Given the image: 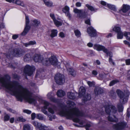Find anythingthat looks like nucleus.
Instances as JSON below:
<instances>
[{
  "label": "nucleus",
  "mask_w": 130,
  "mask_h": 130,
  "mask_svg": "<svg viewBox=\"0 0 130 130\" xmlns=\"http://www.w3.org/2000/svg\"><path fill=\"white\" fill-rule=\"evenodd\" d=\"M74 32L75 35L77 37H80L81 34L80 31L78 29L75 30H74Z\"/></svg>",
  "instance_id": "f704fd0d"
},
{
  "label": "nucleus",
  "mask_w": 130,
  "mask_h": 130,
  "mask_svg": "<svg viewBox=\"0 0 130 130\" xmlns=\"http://www.w3.org/2000/svg\"><path fill=\"white\" fill-rule=\"evenodd\" d=\"M75 5L77 7H80L81 6V3L80 2H77L76 3Z\"/></svg>",
  "instance_id": "0e129e2a"
},
{
  "label": "nucleus",
  "mask_w": 130,
  "mask_h": 130,
  "mask_svg": "<svg viewBox=\"0 0 130 130\" xmlns=\"http://www.w3.org/2000/svg\"><path fill=\"white\" fill-rule=\"evenodd\" d=\"M32 123L33 125H34L36 127L38 128H39V127L40 126L41 124V123H38L36 121L33 122H32Z\"/></svg>",
  "instance_id": "37998d69"
},
{
  "label": "nucleus",
  "mask_w": 130,
  "mask_h": 130,
  "mask_svg": "<svg viewBox=\"0 0 130 130\" xmlns=\"http://www.w3.org/2000/svg\"><path fill=\"white\" fill-rule=\"evenodd\" d=\"M54 79L56 83L59 85L62 84L65 82L64 76L62 74L58 73L55 76Z\"/></svg>",
  "instance_id": "0eeeda50"
},
{
  "label": "nucleus",
  "mask_w": 130,
  "mask_h": 130,
  "mask_svg": "<svg viewBox=\"0 0 130 130\" xmlns=\"http://www.w3.org/2000/svg\"><path fill=\"white\" fill-rule=\"evenodd\" d=\"M92 74L94 76H96L98 74V72L95 70H93L92 71Z\"/></svg>",
  "instance_id": "e2e57ef3"
},
{
  "label": "nucleus",
  "mask_w": 130,
  "mask_h": 130,
  "mask_svg": "<svg viewBox=\"0 0 130 130\" xmlns=\"http://www.w3.org/2000/svg\"><path fill=\"white\" fill-rule=\"evenodd\" d=\"M69 106L70 107H74L75 106V105L74 102L71 101H69Z\"/></svg>",
  "instance_id": "8fccbe9b"
},
{
  "label": "nucleus",
  "mask_w": 130,
  "mask_h": 130,
  "mask_svg": "<svg viewBox=\"0 0 130 130\" xmlns=\"http://www.w3.org/2000/svg\"><path fill=\"white\" fill-rule=\"evenodd\" d=\"M48 111L51 113L53 114L54 113V111L53 109L51 107H49L48 109Z\"/></svg>",
  "instance_id": "864d4df0"
},
{
  "label": "nucleus",
  "mask_w": 130,
  "mask_h": 130,
  "mask_svg": "<svg viewBox=\"0 0 130 130\" xmlns=\"http://www.w3.org/2000/svg\"><path fill=\"white\" fill-rule=\"evenodd\" d=\"M119 82V81L118 80L115 79L113 80L110 82L109 84V86H113V85L116 83Z\"/></svg>",
  "instance_id": "a19ab883"
},
{
  "label": "nucleus",
  "mask_w": 130,
  "mask_h": 130,
  "mask_svg": "<svg viewBox=\"0 0 130 130\" xmlns=\"http://www.w3.org/2000/svg\"><path fill=\"white\" fill-rule=\"evenodd\" d=\"M130 113H129V112L128 111V109L127 110V111L126 113V117H127L128 118H129V116H130Z\"/></svg>",
  "instance_id": "774afa93"
},
{
  "label": "nucleus",
  "mask_w": 130,
  "mask_h": 130,
  "mask_svg": "<svg viewBox=\"0 0 130 130\" xmlns=\"http://www.w3.org/2000/svg\"><path fill=\"white\" fill-rule=\"evenodd\" d=\"M90 21V18H89L85 20V23L87 24L90 25H91Z\"/></svg>",
  "instance_id": "603ef678"
},
{
  "label": "nucleus",
  "mask_w": 130,
  "mask_h": 130,
  "mask_svg": "<svg viewBox=\"0 0 130 130\" xmlns=\"http://www.w3.org/2000/svg\"><path fill=\"white\" fill-rule=\"evenodd\" d=\"M106 53L107 55V56H109V58H111L112 57V53L111 52H109L108 50L107 49L106 52H105Z\"/></svg>",
  "instance_id": "49530a36"
},
{
  "label": "nucleus",
  "mask_w": 130,
  "mask_h": 130,
  "mask_svg": "<svg viewBox=\"0 0 130 130\" xmlns=\"http://www.w3.org/2000/svg\"><path fill=\"white\" fill-rule=\"evenodd\" d=\"M36 44L35 41H30L27 43H24L23 45L26 47H27L30 45H34Z\"/></svg>",
  "instance_id": "bb28decb"
},
{
  "label": "nucleus",
  "mask_w": 130,
  "mask_h": 130,
  "mask_svg": "<svg viewBox=\"0 0 130 130\" xmlns=\"http://www.w3.org/2000/svg\"><path fill=\"white\" fill-rule=\"evenodd\" d=\"M33 59L36 62H43V57L42 56L39 54H35L34 57Z\"/></svg>",
  "instance_id": "4468645a"
},
{
  "label": "nucleus",
  "mask_w": 130,
  "mask_h": 130,
  "mask_svg": "<svg viewBox=\"0 0 130 130\" xmlns=\"http://www.w3.org/2000/svg\"><path fill=\"white\" fill-rule=\"evenodd\" d=\"M23 112L28 114H30L31 113V111L27 109L24 110H23Z\"/></svg>",
  "instance_id": "5fc2aeb1"
},
{
  "label": "nucleus",
  "mask_w": 130,
  "mask_h": 130,
  "mask_svg": "<svg viewBox=\"0 0 130 130\" xmlns=\"http://www.w3.org/2000/svg\"><path fill=\"white\" fill-rule=\"evenodd\" d=\"M36 114L34 113H32L31 115V119L32 120H34L35 118L36 117Z\"/></svg>",
  "instance_id": "052dcab7"
},
{
  "label": "nucleus",
  "mask_w": 130,
  "mask_h": 130,
  "mask_svg": "<svg viewBox=\"0 0 130 130\" xmlns=\"http://www.w3.org/2000/svg\"><path fill=\"white\" fill-rule=\"evenodd\" d=\"M126 125V123L121 122L117 124H114L112 127L115 130H121L125 127Z\"/></svg>",
  "instance_id": "9b49d317"
},
{
  "label": "nucleus",
  "mask_w": 130,
  "mask_h": 130,
  "mask_svg": "<svg viewBox=\"0 0 130 130\" xmlns=\"http://www.w3.org/2000/svg\"><path fill=\"white\" fill-rule=\"evenodd\" d=\"M43 1L46 6L48 7H51L52 6L53 3L49 0H43Z\"/></svg>",
  "instance_id": "c85d7f7f"
},
{
  "label": "nucleus",
  "mask_w": 130,
  "mask_h": 130,
  "mask_svg": "<svg viewBox=\"0 0 130 130\" xmlns=\"http://www.w3.org/2000/svg\"><path fill=\"white\" fill-rule=\"evenodd\" d=\"M125 61L126 65H130V59H126Z\"/></svg>",
  "instance_id": "6e6d98bb"
},
{
  "label": "nucleus",
  "mask_w": 130,
  "mask_h": 130,
  "mask_svg": "<svg viewBox=\"0 0 130 130\" xmlns=\"http://www.w3.org/2000/svg\"><path fill=\"white\" fill-rule=\"evenodd\" d=\"M0 83L11 94L15 96L18 101L22 102L24 99L30 103L35 102V100L32 97V93L24 88L17 82H10L9 79L4 77L0 78Z\"/></svg>",
  "instance_id": "f257e3e1"
},
{
  "label": "nucleus",
  "mask_w": 130,
  "mask_h": 130,
  "mask_svg": "<svg viewBox=\"0 0 130 130\" xmlns=\"http://www.w3.org/2000/svg\"><path fill=\"white\" fill-rule=\"evenodd\" d=\"M123 33L121 31L117 33V38L118 39H121L123 38Z\"/></svg>",
  "instance_id": "c9c22d12"
},
{
  "label": "nucleus",
  "mask_w": 130,
  "mask_h": 130,
  "mask_svg": "<svg viewBox=\"0 0 130 130\" xmlns=\"http://www.w3.org/2000/svg\"><path fill=\"white\" fill-rule=\"evenodd\" d=\"M36 117L37 118L40 120H43L44 119L43 117L42 116V115L40 113L36 114Z\"/></svg>",
  "instance_id": "c03bdc74"
},
{
  "label": "nucleus",
  "mask_w": 130,
  "mask_h": 130,
  "mask_svg": "<svg viewBox=\"0 0 130 130\" xmlns=\"http://www.w3.org/2000/svg\"><path fill=\"white\" fill-rule=\"evenodd\" d=\"M50 100L52 101L55 103H58L59 102V100L58 99L55 98L53 97L51 98Z\"/></svg>",
  "instance_id": "09e8293b"
},
{
  "label": "nucleus",
  "mask_w": 130,
  "mask_h": 130,
  "mask_svg": "<svg viewBox=\"0 0 130 130\" xmlns=\"http://www.w3.org/2000/svg\"><path fill=\"white\" fill-rule=\"evenodd\" d=\"M31 56L29 54H26L24 57V60L25 61H29L31 57Z\"/></svg>",
  "instance_id": "7c9ffc66"
},
{
  "label": "nucleus",
  "mask_w": 130,
  "mask_h": 130,
  "mask_svg": "<svg viewBox=\"0 0 130 130\" xmlns=\"http://www.w3.org/2000/svg\"><path fill=\"white\" fill-rule=\"evenodd\" d=\"M124 43L125 44L127 45L129 47H130V43L129 42L125 40L124 41Z\"/></svg>",
  "instance_id": "338daca9"
},
{
  "label": "nucleus",
  "mask_w": 130,
  "mask_h": 130,
  "mask_svg": "<svg viewBox=\"0 0 130 130\" xmlns=\"http://www.w3.org/2000/svg\"><path fill=\"white\" fill-rule=\"evenodd\" d=\"M7 110L9 111L10 112H12L13 113L16 114L17 113V112L15 110L9 108H7Z\"/></svg>",
  "instance_id": "de8ad7c7"
},
{
  "label": "nucleus",
  "mask_w": 130,
  "mask_h": 130,
  "mask_svg": "<svg viewBox=\"0 0 130 130\" xmlns=\"http://www.w3.org/2000/svg\"><path fill=\"white\" fill-rule=\"evenodd\" d=\"M74 12L77 14V17L80 19L85 18L88 15V12L85 9H78L77 8H74Z\"/></svg>",
  "instance_id": "423d86ee"
},
{
  "label": "nucleus",
  "mask_w": 130,
  "mask_h": 130,
  "mask_svg": "<svg viewBox=\"0 0 130 130\" xmlns=\"http://www.w3.org/2000/svg\"><path fill=\"white\" fill-rule=\"evenodd\" d=\"M26 25L23 31L22 32L21 35L23 36H25L28 32L30 29V27L29 25V19L28 16H26Z\"/></svg>",
  "instance_id": "9d476101"
},
{
  "label": "nucleus",
  "mask_w": 130,
  "mask_h": 130,
  "mask_svg": "<svg viewBox=\"0 0 130 130\" xmlns=\"http://www.w3.org/2000/svg\"><path fill=\"white\" fill-rule=\"evenodd\" d=\"M117 93L119 97L120 102V103H119L117 105V107L119 112H122L123 110V107L122 104H124L127 102L128 100V97L129 94V92L127 91L126 93L123 92L119 90H117Z\"/></svg>",
  "instance_id": "7ed1b4c3"
},
{
  "label": "nucleus",
  "mask_w": 130,
  "mask_h": 130,
  "mask_svg": "<svg viewBox=\"0 0 130 130\" xmlns=\"http://www.w3.org/2000/svg\"><path fill=\"white\" fill-rule=\"evenodd\" d=\"M107 6L109 9L113 11H116L117 10L116 8L115 5L108 4L107 5Z\"/></svg>",
  "instance_id": "72a5a7b5"
},
{
  "label": "nucleus",
  "mask_w": 130,
  "mask_h": 130,
  "mask_svg": "<svg viewBox=\"0 0 130 130\" xmlns=\"http://www.w3.org/2000/svg\"><path fill=\"white\" fill-rule=\"evenodd\" d=\"M39 130H53V129L50 128L48 126L41 124L39 128Z\"/></svg>",
  "instance_id": "5701e85b"
},
{
  "label": "nucleus",
  "mask_w": 130,
  "mask_h": 130,
  "mask_svg": "<svg viewBox=\"0 0 130 130\" xmlns=\"http://www.w3.org/2000/svg\"><path fill=\"white\" fill-rule=\"evenodd\" d=\"M70 65L67 64L66 65L68 71L69 72V74L73 76H74L76 75V73L74 70L71 68H69L68 67Z\"/></svg>",
  "instance_id": "a211bd4d"
},
{
  "label": "nucleus",
  "mask_w": 130,
  "mask_h": 130,
  "mask_svg": "<svg viewBox=\"0 0 130 130\" xmlns=\"http://www.w3.org/2000/svg\"><path fill=\"white\" fill-rule=\"evenodd\" d=\"M4 121H7L9 120L10 118V116L5 112L4 113Z\"/></svg>",
  "instance_id": "e433bc0d"
},
{
  "label": "nucleus",
  "mask_w": 130,
  "mask_h": 130,
  "mask_svg": "<svg viewBox=\"0 0 130 130\" xmlns=\"http://www.w3.org/2000/svg\"><path fill=\"white\" fill-rule=\"evenodd\" d=\"M113 30L117 33L121 31L120 28L119 27L116 26H115L114 28H113Z\"/></svg>",
  "instance_id": "4c0bfd02"
},
{
  "label": "nucleus",
  "mask_w": 130,
  "mask_h": 130,
  "mask_svg": "<svg viewBox=\"0 0 130 130\" xmlns=\"http://www.w3.org/2000/svg\"><path fill=\"white\" fill-rule=\"evenodd\" d=\"M87 83L89 86L90 87L92 86L95 84L93 82H91L89 81L87 82Z\"/></svg>",
  "instance_id": "3c124183"
},
{
  "label": "nucleus",
  "mask_w": 130,
  "mask_h": 130,
  "mask_svg": "<svg viewBox=\"0 0 130 130\" xmlns=\"http://www.w3.org/2000/svg\"><path fill=\"white\" fill-rule=\"evenodd\" d=\"M87 32L91 37H94L96 36V30L92 27H89L87 29Z\"/></svg>",
  "instance_id": "ddd939ff"
},
{
  "label": "nucleus",
  "mask_w": 130,
  "mask_h": 130,
  "mask_svg": "<svg viewBox=\"0 0 130 130\" xmlns=\"http://www.w3.org/2000/svg\"><path fill=\"white\" fill-rule=\"evenodd\" d=\"M67 96L69 99H74L76 98V96L75 95L74 93H73L68 92Z\"/></svg>",
  "instance_id": "a878e982"
},
{
  "label": "nucleus",
  "mask_w": 130,
  "mask_h": 130,
  "mask_svg": "<svg viewBox=\"0 0 130 130\" xmlns=\"http://www.w3.org/2000/svg\"><path fill=\"white\" fill-rule=\"evenodd\" d=\"M60 113L62 116H66L68 119H72L74 122L78 123L80 125H83L85 122L84 120H80L79 117L82 116L83 114L77 108L74 107L67 110H62L60 111Z\"/></svg>",
  "instance_id": "f03ea898"
},
{
  "label": "nucleus",
  "mask_w": 130,
  "mask_h": 130,
  "mask_svg": "<svg viewBox=\"0 0 130 130\" xmlns=\"http://www.w3.org/2000/svg\"><path fill=\"white\" fill-rule=\"evenodd\" d=\"M59 36L62 38H64L65 37L64 34L62 32H60L59 34Z\"/></svg>",
  "instance_id": "13d9d810"
},
{
  "label": "nucleus",
  "mask_w": 130,
  "mask_h": 130,
  "mask_svg": "<svg viewBox=\"0 0 130 130\" xmlns=\"http://www.w3.org/2000/svg\"><path fill=\"white\" fill-rule=\"evenodd\" d=\"M23 130H30V126L28 124H25L24 125Z\"/></svg>",
  "instance_id": "79ce46f5"
},
{
  "label": "nucleus",
  "mask_w": 130,
  "mask_h": 130,
  "mask_svg": "<svg viewBox=\"0 0 130 130\" xmlns=\"http://www.w3.org/2000/svg\"><path fill=\"white\" fill-rule=\"evenodd\" d=\"M57 94L58 96L61 97L65 95V93L63 91L60 90L57 91Z\"/></svg>",
  "instance_id": "393cba45"
},
{
  "label": "nucleus",
  "mask_w": 130,
  "mask_h": 130,
  "mask_svg": "<svg viewBox=\"0 0 130 130\" xmlns=\"http://www.w3.org/2000/svg\"><path fill=\"white\" fill-rule=\"evenodd\" d=\"M91 99V96L90 94H87L85 96H84L82 100L83 102L84 103L87 101L90 100Z\"/></svg>",
  "instance_id": "b1692460"
},
{
  "label": "nucleus",
  "mask_w": 130,
  "mask_h": 130,
  "mask_svg": "<svg viewBox=\"0 0 130 130\" xmlns=\"http://www.w3.org/2000/svg\"><path fill=\"white\" fill-rule=\"evenodd\" d=\"M124 36L126 37V39L130 41V37L128 36L130 35V32H125L124 34Z\"/></svg>",
  "instance_id": "58836bf2"
},
{
  "label": "nucleus",
  "mask_w": 130,
  "mask_h": 130,
  "mask_svg": "<svg viewBox=\"0 0 130 130\" xmlns=\"http://www.w3.org/2000/svg\"><path fill=\"white\" fill-rule=\"evenodd\" d=\"M43 103L45 105L44 107V109H42V111L45 115H48L47 112L45 110L47 109V107L49 105V103L46 101H44Z\"/></svg>",
  "instance_id": "6ab92c4d"
},
{
  "label": "nucleus",
  "mask_w": 130,
  "mask_h": 130,
  "mask_svg": "<svg viewBox=\"0 0 130 130\" xmlns=\"http://www.w3.org/2000/svg\"><path fill=\"white\" fill-rule=\"evenodd\" d=\"M13 3L23 7L24 6L23 3L19 0H14Z\"/></svg>",
  "instance_id": "473e14b6"
},
{
  "label": "nucleus",
  "mask_w": 130,
  "mask_h": 130,
  "mask_svg": "<svg viewBox=\"0 0 130 130\" xmlns=\"http://www.w3.org/2000/svg\"><path fill=\"white\" fill-rule=\"evenodd\" d=\"M50 16L53 20L55 24L57 27L59 26H61L62 25V23L61 22L58 21L56 19L54 14L51 13Z\"/></svg>",
  "instance_id": "f3484780"
},
{
  "label": "nucleus",
  "mask_w": 130,
  "mask_h": 130,
  "mask_svg": "<svg viewBox=\"0 0 130 130\" xmlns=\"http://www.w3.org/2000/svg\"><path fill=\"white\" fill-rule=\"evenodd\" d=\"M86 6L88 9L91 11H95L97 10L96 9L94 8L93 6H90L88 4H86Z\"/></svg>",
  "instance_id": "2f4dec72"
},
{
  "label": "nucleus",
  "mask_w": 130,
  "mask_h": 130,
  "mask_svg": "<svg viewBox=\"0 0 130 130\" xmlns=\"http://www.w3.org/2000/svg\"><path fill=\"white\" fill-rule=\"evenodd\" d=\"M25 53V51L21 48H15L13 50L10 52L6 54V56L8 58L13 57H20L22 56Z\"/></svg>",
  "instance_id": "20e7f679"
},
{
  "label": "nucleus",
  "mask_w": 130,
  "mask_h": 130,
  "mask_svg": "<svg viewBox=\"0 0 130 130\" xmlns=\"http://www.w3.org/2000/svg\"><path fill=\"white\" fill-rule=\"evenodd\" d=\"M31 23L34 26L37 27L40 24V21L38 20L34 19L31 21Z\"/></svg>",
  "instance_id": "4be33fe9"
},
{
  "label": "nucleus",
  "mask_w": 130,
  "mask_h": 130,
  "mask_svg": "<svg viewBox=\"0 0 130 130\" xmlns=\"http://www.w3.org/2000/svg\"><path fill=\"white\" fill-rule=\"evenodd\" d=\"M113 117L114 119H113L111 117L108 116L107 118L108 119L109 121L111 122H117L118 120V119L115 116H113Z\"/></svg>",
  "instance_id": "cd10ccee"
},
{
  "label": "nucleus",
  "mask_w": 130,
  "mask_h": 130,
  "mask_svg": "<svg viewBox=\"0 0 130 130\" xmlns=\"http://www.w3.org/2000/svg\"><path fill=\"white\" fill-rule=\"evenodd\" d=\"M69 8L67 6H66L64 8L62 9V11L64 13L66 16L68 17L69 19L70 20L71 19V16L69 11Z\"/></svg>",
  "instance_id": "2eb2a0df"
},
{
  "label": "nucleus",
  "mask_w": 130,
  "mask_h": 130,
  "mask_svg": "<svg viewBox=\"0 0 130 130\" xmlns=\"http://www.w3.org/2000/svg\"><path fill=\"white\" fill-rule=\"evenodd\" d=\"M130 9V6L127 4H123L121 7V9L119 11L120 12L125 13L127 12Z\"/></svg>",
  "instance_id": "dca6fc26"
},
{
  "label": "nucleus",
  "mask_w": 130,
  "mask_h": 130,
  "mask_svg": "<svg viewBox=\"0 0 130 130\" xmlns=\"http://www.w3.org/2000/svg\"><path fill=\"white\" fill-rule=\"evenodd\" d=\"M104 107L106 112L108 114H109L111 112L113 114H115L117 111L115 106L112 105L110 106L108 103L104 106Z\"/></svg>",
  "instance_id": "6e6552de"
},
{
  "label": "nucleus",
  "mask_w": 130,
  "mask_h": 130,
  "mask_svg": "<svg viewBox=\"0 0 130 130\" xmlns=\"http://www.w3.org/2000/svg\"><path fill=\"white\" fill-rule=\"evenodd\" d=\"M18 37V36L17 35H13L12 36V38L13 39H17Z\"/></svg>",
  "instance_id": "69168bd1"
},
{
  "label": "nucleus",
  "mask_w": 130,
  "mask_h": 130,
  "mask_svg": "<svg viewBox=\"0 0 130 130\" xmlns=\"http://www.w3.org/2000/svg\"><path fill=\"white\" fill-rule=\"evenodd\" d=\"M94 91L95 94L96 95H98L102 93L103 90L101 88L98 87L95 88Z\"/></svg>",
  "instance_id": "412c9836"
},
{
  "label": "nucleus",
  "mask_w": 130,
  "mask_h": 130,
  "mask_svg": "<svg viewBox=\"0 0 130 130\" xmlns=\"http://www.w3.org/2000/svg\"><path fill=\"white\" fill-rule=\"evenodd\" d=\"M17 120L18 121L21 122H24L26 121L22 117H18L17 118Z\"/></svg>",
  "instance_id": "a18cd8bd"
},
{
  "label": "nucleus",
  "mask_w": 130,
  "mask_h": 130,
  "mask_svg": "<svg viewBox=\"0 0 130 130\" xmlns=\"http://www.w3.org/2000/svg\"><path fill=\"white\" fill-rule=\"evenodd\" d=\"M51 33L50 36L51 37L53 38L57 36V31L56 29H53L51 31Z\"/></svg>",
  "instance_id": "c756f323"
},
{
  "label": "nucleus",
  "mask_w": 130,
  "mask_h": 130,
  "mask_svg": "<svg viewBox=\"0 0 130 130\" xmlns=\"http://www.w3.org/2000/svg\"><path fill=\"white\" fill-rule=\"evenodd\" d=\"M86 92L85 88L83 87H81L79 89V96L81 97L84 96Z\"/></svg>",
  "instance_id": "aec40b11"
},
{
  "label": "nucleus",
  "mask_w": 130,
  "mask_h": 130,
  "mask_svg": "<svg viewBox=\"0 0 130 130\" xmlns=\"http://www.w3.org/2000/svg\"><path fill=\"white\" fill-rule=\"evenodd\" d=\"M59 63L56 57L54 55L52 56L49 58H45L43 62V64L46 66L52 65L55 66Z\"/></svg>",
  "instance_id": "39448f33"
},
{
  "label": "nucleus",
  "mask_w": 130,
  "mask_h": 130,
  "mask_svg": "<svg viewBox=\"0 0 130 130\" xmlns=\"http://www.w3.org/2000/svg\"><path fill=\"white\" fill-rule=\"evenodd\" d=\"M99 79L102 80L106 78V75L105 73H101L99 75Z\"/></svg>",
  "instance_id": "ea45409f"
},
{
  "label": "nucleus",
  "mask_w": 130,
  "mask_h": 130,
  "mask_svg": "<svg viewBox=\"0 0 130 130\" xmlns=\"http://www.w3.org/2000/svg\"><path fill=\"white\" fill-rule=\"evenodd\" d=\"M96 111L98 112L101 113V115L103 114L102 113L104 111L103 110V109H101L100 110H98Z\"/></svg>",
  "instance_id": "680f3d73"
},
{
  "label": "nucleus",
  "mask_w": 130,
  "mask_h": 130,
  "mask_svg": "<svg viewBox=\"0 0 130 130\" xmlns=\"http://www.w3.org/2000/svg\"><path fill=\"white\" fill-rule=\"evenodd\" d=\"M35 70L34 67L31 66L27 65L25 66L24 70V72L25 74L28 76H30L33 74Z\"/></svg>",
  "instance_id": "1a4fd4ad"
},
{
  "label": "nucleus",
  "mask_w": 130,
  "mask_h": 130,
  "mask_svg": "<svg viewBox=\"0 0 130 130\" xmlns=\"http://www.w3.org/2000/svg\"><path fill=\"white\" fill-rule=\"evenodd\" d=\"M51 93H49L47 94V97L50 100L53 97L51 95Z\"/></svg>",
  "instance_id": "bf43d9fd"
},
{
  "label": "nucleus",
  "mask_w": 130,
  "mask_h": 130,
  "mask_svg": "<svg viewBox=\"0 0 130 130\" xmlns=\"http://www.w3.org/2000/svg\"><path fill=\"white\" fill-rule=\"evenodd\" d=\"M93 48L98 51L102 50L104 52H106L107 49L104 46L100 45L95 44L93 46Z\"/></svg>",
  "instance_id": "f8f14e48"
},
{
  "label": "nucleus",
  "mask_w": 130,
  "mask_h": 130,
  "mask_svg": "<svg viewBox=\"0 0 130 130\" xmlns=\"http://www.w3.org/2000/svg\"><path fill=\"white\" fill-rule=\"evenodd\" d=\"M109 61L110 64H112L113 65L115 64V63L113 61L112 59L111 58H109Z\"/></svg>",
  "instance_id": "4d7b16f0"
}]
</instances>
